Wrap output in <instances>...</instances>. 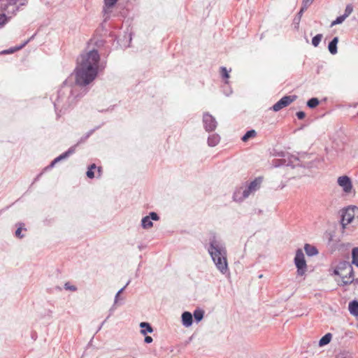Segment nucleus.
<instances>
[{
  "mask_svg": "<svg viewBox=\"0 0 358 358\" xmlns=\"http://www.w3.org/2000/svg\"><path fill=\"white\" fill-rule=\"evenodd\" d=\"M100 55L96 50H92L80 56L74 71L75 84L84 87L92 83L98 75Z\"/></svg>",
  "mask_w": 358,
  "mask_h": 358,
  "instance_id": "obj_1",
  "label": "nucleus"
},
{
  "mask_svg": "<svg viewBox=\"0 0 358 358\" xmlns=\"http://www.w3.org/2000/svg\"><path fill=\"white\" fill-rule=\"evenodd\" d=\"M208 252L217 269L222 274H227L229 269L227 262V252L224 243L214 235L209 239Z\"/></svg>",
  "mask_w": 358,
  "mask_h": 358,
  "instance_id": "obj_2",
  "label": "nucleus"
},
{
  "mask_svg": "<svg viewBox=\"0 0 358 358\" xmlns=\"http://www.w3.org/2000/svg\"><path fill=\"white\" fill-rule=\"evenodd\" d=\"M262 178L260 177L256 178L254 180L250 182L247 187L243 191L241 189L236 190L233 195L234 201L241 202L250 194H254L257 189H259Z\"/></svg>",
  "mask_w": 358,
  "mask_h": 358,
  "instance_id": "obj_3",
  "label": "nucleus"
},
{
  "mask_svg": "<svg viewBox=\"0 0 358 358\" xmlns=\"http://www.w3.org/2000/svg\"><path fill=\"white\" fill-rule=\"evenodd\" d=\"M69 80H66L63 83V85L57 92V99L54 101V106L57 110L61 103H63L65 99L68 103L70 102L71 96L73 95V89L71 86H68Z\"/></svg>",
  "mask_w": 358,
  "mask_h": 358,
  "instance_id": "obj_4",
  "label": "nucleus"
},
{
  "mask_svg": "<svg viewBox=\"0 0 358 358\" xmlns=\"http://www.w3.org/2000/svg\"><path fill=\"white\" fill-rule=\"evenodd\" d=\"M334 275H338L342 279V283L348 278H352L354 275V271L352 264L347 261H341L336 266L333 271Z\"/></svg>",
  "mask_w": 358,
  "mask_h": 358,
  "instance_id": "obj_5",
  "label": "nucleus"
},
{
  "mask_svg": "<svg viewBox=\"0 0 358 358\" xmlns=\"http://www.w3.org/2000/svg\"><path fill=\"white\" fill-rule=\"evenodd\" d=\"M294 262L297 268V275H303L307 271V264L301 249L299 248L296 250Z\"/></svg>",
  "mask_w": 358,
  "mask_h": 358,
  "instance_id": "obj_6",
  "label": "nucleus"
},
{
  "mask_svg": "<svg viewBox=\"0 0 358 358\" xmlns=\"http://www.w3.org/2000/svg\"><path fill=\"white\" fill-rule=\"evenodd\" d=\"M356 212L358 213V208L356 206L347 208L341 215V223L343 228H345V226L351 223L355 217Z\"/></svg>",
  "mask_w": 358,
  "mask_h": 358,
  "instance_id": "obj_7",
  "label": "nucleus"
},
{
  "mask_svg": "<svg viewBox=\"0 0 358 358\" xmlns=\"http://www.w3.org/2000/svg\"><path fill=\"white\" fill-rule=\"evenodd\" d=\"M296 99V95H289V96H285L282 98H281L278 101H277L271 108V109L275 111L278 112L282 108L289 106L291 103L294 101Z\"/></svg>",
  "mask_w": 358,
  "mask_h": 358,
  "instance_id": "obj_8",
  "label": "nucleus"
},
{
  "mask_svg": "<svg viewBox=\"0 0 358 358\" xmlns=\"http://www.w3.org/2000/svg\"><path fill=\"white\" fill-rule=\"evenodd\" d=\"M203 123L205 130L208 132L214 131L217 125L215 118L208 113H203Z\"/></svg>",
  "mask_w": 358,
  "mask_h": 358,
  "instance_id": "obj_9",
  "label": "nucleus"
},
{
  "mask_svg": "<svg viewBox=\"0 0 358 358\" xmlns=\"http://www.w3.org/2000/svg\"><path fill=\"white\" fill-rule=\"evenodd\" d=\"M159 220V216L155 212H150L149 215H147L141 220V227L145 229H148L153 226L152 220L157 221Z\"/></svg>",
  "mask_w": 358,
  "mask_h": 358,
  "instance_id": "obj_10",
  "label": "nucleus"
},
{
  "mask_svg": "<svg viewBox=\"0 0 358 358\" xmlns=\"http://www.w3.org/2000/svg\"><path fill=\"white\" fill-rule=\"evenodd\" d=\"M281 162L280 165L287 166H291L294 168L295 166H299V159L294 155L289 154L283 156V158L280 159Z\"/></svg>",
  "mask_w": 358,
  "mask_h": 358,
  "instance_id": "obj_11",
  "label": "nucleus"
},
{
  "mask_svg": "<svg viewBox=\"0 0 358 358\" xmlns=\"http://www.w3.org/2000/svg\"><path fill=\"white\" fill-rule=\"evenodd\" d=\"M76 145L71 146L69 148V150L57 157H56L53 161L51 162L50 165L47 167V169H51L54 167V166L58 163L59 162L67 159L71 155L73 154L76 152Z\"/></svg>",
  "mask_w": 358,
  "mask_h": 358,
  "instance_id": "obj_12",
  "label": "nucleus"
},
{
  "mask_svg": "<svg viewBox=\"0 0 358 358\" xmlns=\"http://www.w3.org/2000/svg\"><path fill=\"white\" fill-rule=\"evenodd\" d=\"M338 184L343 187L345 192H350L352 187L351 180L347 176H340L338 178Z\"/></svg>",
  "mask_w": 358,
  "mask_h": 358,
  "instance_id": "obj_13",
  "label": "nucleus"
},
{
  "mask_svg": "<svg viewBox=\"0 0 358 358\" xmlns=\"http://www.w3.org/2000/svg\"><path fill=\"white\" fill-rule=\"evenodd\" d=\"M182 322L183 326L186 327H189L192 324L193 320H192V314L188 311H185L182 314Z\"/></svg>",
  "mask_w": 358,
  "mask_h": 358,
  "instance_id": "obj_14",
  "label": "nucleus"
},
{
  "mask_svg": "<svg viewBox=\"0 0 358 358\" xmlns=\"http://www.w3.org/2000/svg\"><path fill=\"white\" fill-rule=\"evenodd\" d=\"M338 43V37H334L328 45V50L329 52L332 55H335L337 53V44Z\"/></svg>",
  "mask_w": 358,
  "mask_h": 358,
  "instance_id": "obj_15",
  "label": "nucleus"
},
{
  "mask_svg": "<svg viewBox=\"0 0 358 358\" xmlns=\"http://www.w3.org/2000/svg\"><path fill=\"white\" fill-rule=\"evenodd\" d=\"M348 310L351 315L358 316V301L353 300L349 303Z\"/></svg>",
  "mask_w": 358,
  "mask_h": 358,
  "instance_id": "obj_16",
  "label": "nucleus"
},
{
  "mask_svg": "<svg viewBox=\"0 0 358 358\" xmlns=\"http://www.w3.org/2000/svg\"><path fill=\"white\" fill-rule=\"evenodd\" d=\"M304 250L308 256L312 257L318 254V250L314 245L306 243L304 245Z\"/></svg>",
  "mask_w": 358,
  "mask_h": 358,
  "instance_id": "obj_17",
  "label": "nucleus"
},
{
  "mask_svg": "<svg viewBox=\"0 0 358 358\" xmlns=\"http://www.w3.org/2000/svg\"><path fill=\"white\" fill-rule=\"evenodd\" d=\"M139 326L141 328V333L143 335H146L148 333H152L153 331V328L148 322H142L140 323Z\"/></svg>",
  "mask_w": 358,
  "mask_h": 358,
  "instance_id": "obj_18",
  "label": "nucleus"
},
{
  "mask_svg": "<svg viewBox=\"0 0 358 358\" xmlns=\"http://www.w3.org/2000/svg\"><path fill=\"white\" fill-rule=\"evenodd\" d=\"M220 141V137L217 134H213L210 135L208 138V144L210 147H214L217 145Z\"/></svg>",
  "mask_w": 358,
  "mask_h": 358,
  "instance_id": "obj_19",
  "label": "nucleus"
},
{
  "mask_svg": "<svg viewBox=\"0 0 358 358\" xmlns=\"http://www.w3.org/2000/svg\"><path fill=\"white\" fill-rule=\"evenodd\" d=\"M118 0H104L103 11L105 13H109L110 11V8L115 6Z\"/></svg>",
  "mask_w": 358,
  "mask_h": 358,
  "instance_id": "obj_20",
  "label": "nucleus"
},
{
  "mask_svg": "<svg viewBox=\"0 0 358 358\" xmlns=\"http://www.w3.org/2000/svg\"><path fill=\"white\" fill-rule=\"evenodd\" d=\"M7 3L6 4V8L3 9H8L9 6H14L19 2L20 6H24L27 3V0H6Z\"/></svg>",
  "mask_w": 358,
  "mask_h": 358,
  "instance_id": "obj_21",
  "label": "nucleus"
},
{
  "mask_svg": "<svg viewBox=\"0 0 358 358\" xmlns=\"http://www.w3.org/2000/svg\"><path fill=\"white\" fill-rule=\"evenodd\" d=\"M331 338H332L331 334H330V333L326 334L319 341V345L322 347V346H324V345L329 344L331 342Z\"/></svg>",
  "mask_w": 358,
  "mask_h": 358,
  "instance_id": "obj_22",
  "label": "nucleus"
},
{
  "mask_svg": "<svg viewBox=\"0 0 358 358\" xmlns=\"http://www.w3.org/2000/svg\"><path fill=\"white\" fill-rule=\"evenodd\" d=\"M204 315V311L202 309L196 308L194 313L192 316H194V320L196 322H199L203 318Z\"/></svg>",
  "mask_w": 358,
  "mask_h": 358,
  "instance_id": "obj_23",
  "label": "nucleus"
},
{
  "mask_svg": "<svg viewBox=\"0 0 358 358\" xmlns=\"http://www.w3.org/2000/svg\"><path fill=\"white\" fill-rule=\"evenodd\" d=\"M29 41V40H27L25 42H24L22 45H20L19 46H17V47H15V48H9L8 50H5L1 52V54H4L5 55V54L13 53L16 50H19L22 49L23 47H24L28 43Z\"/></svg>",
  "mask_w": 358,
  "mask_h": 358,
  "instance_id": "obj_24",
  "label": "nucleus"
},
{
  "mask_svg": "<svg viewBox=\"0 0 358 358\" xmlns=\"http://www.w3.org/2000/svg\"><path fill=\"white\" fill-rule=\"evenodd\" d=\"M257 135V132L254 129H250L241 138V140L243 142H247L250 138L255 137Z\"/></svg>",
  "mask_w": 358,
  "mask_h": 358,
  "instance_id": "obj_25",
  "label": "nucleus"
},
{
  "mask_svg": "<svg viewBox=\"0 0 358 358\" xmlns=\"http://www.w3.org/2000/svg\"><path fill=\"white\" fill-rule=\"evenodd\" d=\"M320 103V101L317 98L313 97L307 101V106L310 108H316Z\"/></svg>",
  "mask_w": 358,
  "mask_h": 358,
  "instance_id": "obj_26",
  "label": "nucleus"
},
{
  "mask_svg": "<svg viewBox=\"0 0 358 358\" xmlns=\"http://www.w3.org/2000/svg\"><path fill=\"white\" fill-rule=\"evenodd\" d=\"M96 129H93L90 131H89L85 136H82L80 139L78 141V142L75 145H78L80 143H84L95 131Z\"/></svg>",
  "mask_w": 358,
  "mask_h": 358,
  "instance_id": "obj_27",
  "label": "nucleus"
},
{
  "mask_svg": "<svg viewBox=\"0 0 358 358\" xmlns=\"http://www.w3.org/2000/svg\"><path fill=\"white\" fill-rule=\"evenodd\" d=\"M96 168V166L95 164H91L89 168H88V170L86 173L87 174V176L89 178H93L94 177V170Z\"/></svg>",
  "mask_w": 358,
  "mask_h": 358,
  "instance_id": "obj_28",
  "label": "nucleus"
},
{
  "mask_svg": "<svg viewBox=\"0 0 358 358\" xmlns=\"http://www.w3.org/2000/svg\"><path fill=\"white\" fill-rule=\"evenodd\" d=\"M322 38V34H318L312 38V44L314 47L318 46Z\"/></svg>",
  "mask_w": 358,
  "mask_h": 358,
  "instance_id": "obj_29",
  "label": "nucleus"
},
{
  "mask_svg": "<svg viewBox=\"0 0 358 358\" xmlns=\"http://www.w3.org/2000/svg\"><path fill=\"white\" fill-rule=\"evenodd\" d=\"M345 17L342 15H340L338 17H336V19L335 20H334L331 23V27H334L336 24H340L341 23H343V22L345 20Z\"/></svg>",
  "mask_w": 358,
  "mask_h": 358,
  "instance_id": "obj_30",
  "label": "nucleus"
},
{
  "mask_svg": "<svg viewBox=\"0 0 358 358\" xmlns=\"http://www.w3.org/2000/svg\"><path fill=\"white\" fill-rule=\"evenodd\" d=\"M130 282H131V281H130V280H129V281L127 282V284H126V285H125L122 288H121V289H120L117 292V294H116V295H115V296L114 305H115V303H117L120 294H121V293H122V292H124V290L125 289V288H126V287L129 285Z\"/></svg>",
  "mask_w": 358,
  "mask_h": 358,
  "instance_id": "obj_31",
  "label": "nucleus"
},
{
  "mask_svg": "<svg viewBox=\"0 0 358 358\" xmlns=\"http://www.w3.org/2000/svg\"><path fill=\"white\" fill-rule=\"evenodd\" d=\"M353 11V6L352 4H348L345 7L343 15L347 18Z\"/></svg>",
  "mask_w": 358,
  "mask_h": 358,
  "instance_id": "obj_32",
  "label": "nucleus"
},
{
  "mask_svg": "<svg viewBox=\"0 0 358 358\" xmlns=\"http://www.w3.org/2000/svg\"><path fill=\"white\" fill-rule=\"evenodd\" d=\"M352 282L358 284V278H354V275L352 278H348L347 280H345V281H343V284H341V285L345 286L350 285Z\"/></svg>",
  "mask_w": 358,
  "mask_h": 358,
  "instance_id": "obj_33",
  "label": "nucleus"
},
{
  "mask_svg": "<svg viewBox=\"0 0 358 358\" xmlns=\"http://www.w3.org/2000/svg\"><path fill=\"white\" fill-rule=\"evenodd\" d=\"M106 41L101 38L94 39V44L96 48H101L104 45Z\"/></svg>",
  "mask_w": 358,
  "mask_h": 358,
  "instance_id": "obj_34",
  "label": "nucleus"
},
{
  "mask_svg": "<svg viewBox=\"0 0 358 358\" xmlns=\"http://www.w3.org/2000/svg\"><path fill=\"white\" fill-rule=\"evenodd\" d=\"M358 259V247H355L352 250V261Z\"/></svg>",
  "mask_w": 358,
  "mask_h": 358,
  "instance_id": "obj_35",
  "label": "nucleus"
},
{
  "mask_svg": "<svg viewBox=\"0 0 358 358\" xmlns=\"http://www.w3.org/2000/svg\"><path fill=\"white\" fill-rule=\"evenodd\" d=\"M220 73L222 74V76L224 78H229V73H228L226 67H224V66L220 67Z\"/></svg>",
  "mask_w": 358,
  "mask_h": 358,
  "instance_id": "obj_36",
  "label": "nucleus"
},
{
  "mask_svg": "<svg viewBox=\"0 0 358 358\" xmlns=\"http://www.w3.org/2000/svg\"><path fill=\"white\" fill-rule=\"evenodd\" d=\"M64 289L72 292H75L77 290V287L75 285H70L69 282H66L64 284Z\"/></svg>",
  "mask_w": 358,
  "mask_h": 358,
  "instance_id": "obj_37",
  "label": "nucleus"
},
{
  "mask_svg": "<svg viewBox=\"0 0 358 358\" xmlns=\"http://www.w3.org/2000/svg\"><path fill=\"white\" fill-rule=\"evenodd\" d=\"M8 22V17L4 13L0 14V26L4 25Z\"/></svg>",
  "mask_w": 358,
  "mask_h": 358,
  "instance_id": "obj_38",
  "label": "nucleus"
},
{
  "mask_svg": "<svg viewBox=\"0 0 358 358\" xmlns=\"http://www.w3.org/2000/svg\"><path fill=\"white\" fill-rule=\"evenodd\" d=\"M303 8H304V3H303V2H302L301 8V9H300L299 12V13H298V14H297V17H298V23L299 22V21H300V20H301V16H302V15H303V12H304L305 10H307V9H303Z\"/></svg>",
  "mask_w": 358,
  "mask_h": 358,
  "instance_id": "obj_39",
  "label": "nucleus"
},
{
  "mask_svg": "<svg viewBox=\"0 0 358 358\" xmlns=\"http://www.w3.org/2000/svg\"><path fill=\"white\" fill-rule=\"evenodd\" d=\"M314 0H303V3H304L303 9H307L313 2Z\"/></svg>",
  "mask_w": 358,
  "mask_h": 358,
  "instance_id": "obj_40",
  "label": "nucleus"
},
{
  "mask_svg": "<svg viewBox=\"0 0 358 358\" xmlns=\"http://www.w3.org/2000/svg\"><path fill=\"white\" fill-rule=\"evenodd\" d=\"M296 115L298 119L303 120L306 116V113L303 111H299L296 113Z\"/></svg>",
  "mask_w": 358,
  "mask_h": 358,
  "instance_id": "obj_41",
  "label": "nucleus"
},
{
  "mask_svg": "<svg viewBox=\"0 0 358 358\" xmlns=\"http://www.w3.org/2000/svg\"><path fill=\"white\" fill-rule=\"evenodd\" d=\"M21 231H22V227H18L16 231H15V236L17 237V238H22L24 235H22L21 234Z\"/></svg>",
  "mask_w": 358,
  "mask_h": 358,
  "instance_id": "obj_42",
  "label": "nucleus"
},
{
  "mask_svg": "<svg viewBox=\"0 0 358 358\" xmlns=\"http://www.w3.org/2000/svg\"><path fill=\"white\" fill-rule=\"evenodd\" d=\"M152 338L150 336H145V338H144V341L145 343H151L152 342Z\"/></svg>",
  "mask_w": 358,
  "mask_h": 358,
  "instance_id": "obj_43",
  "label": "nucleus"
},
{
  "mask_svg": "<svg viewBox=\"0 0 358 358\" xmlns=\"http://www.w3.org/2000/svg\"><path fill=\"white\" fill-rule=\"evenodd\" d=\"M351 264H355L358 268V259L354 261H352Z\"/></svg>",
  "mask_w": 358,
  "mask_h": 358,
  "instance_id": "obj_44",
  "label": "nucleus"
},
{
  "mask_svg": "<svg viewBox=\"0 0 358 358\" xmlns=\"http://www.w3.org/2000/svg\"><path fill=\"white\" fill-rule=\"evenodd\" d=\"M18 8H19V6H16L15 8H13V10H12V13H15L16 11L18 10Z\"/></svg>",
  "mask_w": 358,
  "mask_h": 358,
  "instance_id": "obj_45",
  "label": "nucleus"
},
{
  "mask_svg": "<svg viewBox=\"0 0 358 358\" xmlns=\"http://www.w3.org/2000/svg\"><path fill=\"white\" fill-rule=\"evenodd\" d=\"M294 22H296V24H299L298 23V17L294 18Z\"/></svg>",
  "mask_w": 358,
  "mask_h": 358,
  "instance_id": "obj_46",
  "label": "nucleus"
},
{
  "mask_svg": "<svg viewBox=\"0 0 358 358\" xmlns=\"http://www.w3.org/2000/svg\"><path fill=\"white\" fill-rule=\"evenodd\" d=\"M98 172H99V174L101 172V167H98Z\"/></svg>",
  "mask_w": 358,
  "mask_h": 358,
  "instance_id": "obj_47",
  "label": "nucleus"
},
{
  "mask_svg": "<svg viewBox=\"0 0 358 358\" xmlns=\"http://www.w3.org/2000/svg\"><path fill=\"white\" fill-rule=\"evenodd\" d=\"M56 289H58L59 291H61L62 290V287H59V286H57L56 287Z\"/></svg>",
  "mask_w": 358,
  "mask_h": 358,
  "instance_id": "obj_48",
  "label": "nucleus"
},
{
  "mask_svg": "<svg viewBox=\"0 0 358 358\" xmlns=\"http://www.w3.org/2000/svg\"><path fill=\"white\" fill-rule=\"evenodd\" d=\"M262 276H263L262 275H259V278H262Z\"/></svg>",
  "mask_w": 358,
  "mask_h": 358,
  "instance_id": "obj_49",
  "label": "nucleus"
},
{
  "mask_svg": "<svg viewBox=\"0 0 358 358\" xmlns=\"http://www.w3.org/2000/svg\"><path fill=\"white\" fill-rule=\"evenodd\" d=\"M357 115H358V112H357Z\"/></svg>",
  "mask_w": 358,
  "mask_h": 358,
  "instance_id": "obj_50",
  "label": "nucleus"
}]
</instances>
